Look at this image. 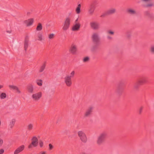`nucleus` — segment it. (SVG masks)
Listing matches in <instances>:
<instances>
[{
	"mask_svg": "<svg viewBox=\"0 0 154 154\" xmlns=\"http://www.w3.org/2000/svg\"><path fill=\"white\" fill-rule=\"evenodd\" d=\"M15 91L18 93L20 94L21 93V91L19 89V88L17 87V88L16 90H15Z\"/></svg>",
	"mask_w": 154,
	"mask_h": 154,
	"instance_id": "nucleus-36",
	"label": "nucleus"
},
{
	"mask_svg": "<svg viewBox=\"0 0 154 154\" xmlns=\"http://www.w3.org/2000/svg\"><path fill=\"white\" fill-rule=\"evenodd\" d=\"M54 34L53 33H51V34H50L48 36V38L49 39H50V40L54 38Z\"/></svg>",
	"mask_w": 154,
	"mask_h": 154,
	"instance_id": "nucleus-31",
	"label": "nucleus"
},
{
	"mask_svg": "<svg viewBox=\"0 0 154 154\" xmlns=\"http://www.w3.org/2000/svg\"><path fill=\"white\" fill-rule=\"evenodd\" d=\"M71 18L69 17H67L65 20L63 26V29L64 31H66L68 30L69 27Z\"/></svg>",
	"mask_w": 154,
	"mask_h": 154,
	"instance_id": "nucleus-3",
	"label": "nucleus"
},
{
	"mask_svg": "<svg viewBox=\"0 0 154 154\" xmlns=\"http://www.w3.org/2000/svg\"><path fill=\"white\" fill-rule=\"evenodd\" d=\"M151 52L153 54H154V45H151L150 48Z\"/></svg>",
	"mask_w": 154,
	"mask_h": 154,
	"instance_id": "nucleus-30",
	"label": "nucleus"
},
{
	"mask_svg": "<svg viewBox=\"0 0 154 154\" xmlns=\"http://www.w3.org/2000/svg\"><path fill=\"white\" fill-rule=\"evenodd\" d=\"M145 7L147 8H151L154 7V3L153 2H150L145 5Z\"/></svg>",
	"mask_w": 154,
	"mask_h": 154,
	"instance_id": "nucleus-21",
	"label": "nucleus"
},
{
	"mask_svg": "<svg viewBox=\"0 0 154 154\" xmlns=\"http://www.w3.org/2000/svg\"><path fill=\"white\" fill-rule=\"evenodd\" d=\"M28 41L26 40H25L24 42V48L25 50H26L28 47Z\"/></svg>",
	"mask_w": 154,
	"mask_h": 154,
	"instance_id": "nucleus-26",
	"label": "nucleus"
},
{
	"mask_svg": "<svg viewBox=\"0 0 154 154\" xmlns=\"http://www.w3.org/2000/svg\"><path fill=\"white\" fill-rule=\"evenodd\" d=\"M27 89L29 93H32L33 92L34 88L32 85H30L27 86Z\"/></svg>",
	"mask_w": 154,
	"mask_h": 154,
	"instance_id": "nucleus-19",
	"label": "nucleus"
},
{
	"mask_svg": "<svg viewBox=\"0 0 154 154\" xmlns=\"http://www.w3.org/2000/svg\"><path fill=\"white\" fill-rule=\"evenodd\" d=\"M1 94V92H0V95Z\"/></svg>",
	"mask_w": 154,
	"mask_h": 154,
	"instance_id": "nucleus-53",
	"label": "nucleus"
},
{
	"mask_svg": "<svg viewBox=\"0 0 154 154\" xmlns=\"http://www.w3.org/2000/svg\"><path fill=\"white\" fill-rule=\"evenodd\" d=\"M127 11L129 14L131 15H135L137 14L136 11L132 8L128 9Z\"/></svg>",
	"mask_w": 154,
	"mask_h": 154,
	"instance_id": "nucleus-14",
	"label": "nucleus"
},
{
	"mask_svg": "<svg viewBox=\"0 0 154 154\" xmlns=\"http://www.w3.org/2000/svg\"><path fill=\"white\" fill-rule=\"evenodd\" d=\"M15 119H14L11 120L9 124V127L10 128H13L15 124Z\"/></svg>",
	"mask_w": 154,
	"mask_h": 154,
	"instance_id": "nucleus-18",
	"label": "nucleus"
},
{
	"mask_svg": "<svg viewBox=\"0 0 154 154\" xmlns=\"http://www.w3.org/2000/svg\"><path fill=\"white\" fill-rule=\"evenodd\" d=\"M25 146L23 145L18 147L14 151V154H18L22 152L24 149Z\"/></svg>",
	"mask_w": 154,
	"mask_h": 154,
	"instance_id": "nucleus-12",
	"label": "nucleus"
},
{
	"mask_svg": "<svg viewBox=\"0 0 154 154\" xmlns=\"http://www.w3.org/2000/svg\"><path fill=\"white\" fill-rule=\"evenodd\" d=\"M29 154H32V153H30Z\"/></svg>",
	"mask_w": 154,
	"mask_h": 154,
	"instance_id": "nucleus-54",
	"label": "nucleus"
},
{
	"mask_svg": "<svg viewBox=\"0 0 154 154\" xmlns=\"http://www.w3.org/2000/svg\"><path fill=\"white\" fill-rule=\"evenodd\" d=\"M33 146V145L31 143V144H29V145L28 148L30 149V148H32Z\"/></svg>",
	"mask_w": 154,
	"mask_h": 154,
	"instance_id": "nucleus-42",
	"label": "nucleus"
},
{
	"mask_svg": "<svg viewBox=\"0 0 154 154\" xmlns=\"http://www.w3.org/2000/svg\"><path fill=\"white\" fill-rule=\"evenodd\" d=\"M94 109V107L93 106H91L89 107L84 114V117H87L90 116L91 114Z\"/></svg>",
	"mask_w": 154,
	"mask_h": 154,
	"instance_id": "nucleus-7",
	"label": "nucleus"
},
{
	"mask_svg": "<svg viewBox=\"0 0 154 154\" xmlns=\"http://www.w3.org/2000/svg\"><path fill=\"white\" fill-rule=\"evenodd\" d=\"M9 87L10 88L13 89V90H14V91L17 88V87L16 86H14V85H9Z\"/></svg>",
	"mask_w": 154,
	"mask_h": 154,
	"instance_id": "nucleus-32",
	"label": "nucleus"
},
{
	"mask_svg": "<svg viewBox=\"0 0 154 154\" xmlns=\"http://www.w3.org/2000/svg\"><path fill=\"white\" fill-rule=\"evenodd\" d=\"M43 142L42 141H40L39 145L40 147H42L43 146Z\"/></svg>",
	"mask_w": 154,
	"mask_h": 154,
	"instance_id": "nucleus-40",
	"label": "nucleus"
},
{
	"mask_svg": "<svg viewBox=\"0 0 154 154\" xmlns=\"http://www.w3.org/2000/svg\"><path fill=\"white\" fill-rule=\"evenodd\" d=\"M79 18H78L75 20V23H77V22L78 21Z\"/></svg>",
	"mask_w": 154,
	"mask_h": 154,
	"instance_id": "nucleus-48",
	"label": "nucleus"
},
{
	"mask_svg": "<svg viewBox=\"0 0 154 154\" xmlns=\"http://www.w3.org/2000/svg\"><path fill=\"white\" fill-rule=\"evenodd\" d=\"M94 48H95L94 47H93L91 48V50L92 51H93L94 50Z\"/></svg>",
	"mask_w": 154,
	"mask_h": 154,
	"instance_id": "nucleus-49",
	"label": "nucleus"
},
{
	"mask_svg": "<svg viewBox=\"0 0 154 154\" xmlns=\"http://www.w3.org/2000/svg\"><path fill=\"white\" fill-rule=\"evenodd\" d=\"M138 81L141 85L146 83L147 82L146 78L144 77H142L138 80Z\"/></svg>",
	"mask_w": 154,
	"mask_h": 154,
	"instance_id": "nucleus-16",
	"label": "nucleus"
},
{
	"mask_svg": "<svg viewBox=\"0 0 154 154\" xmlns=\"http://www.w3.org/2000/svg\"><path fill=\"white\" fill-rule=\"evenodd\" d=\"M46 153V152H41L40 153V154H45Z\"/></svg>",
	"mask_w": 154,
	"mask_h": 154,
	"instance_id": "nucleus-46",
	"label": "nucleus"
},
{
	"mask_svg": "<svg viewBox=\"0 0 154 154\" xmlns=\"http://www.w3.org/2000/svg\"><path fill=\"white\" fill-rule=\"evenodd\" d=\"M7 32L9 33H11V31L10 30H7L6 31Z\"/></svg>",
	"mask_w": 154,
	"mask_h": 154,
	"instance_id": "nucleus-47",
	"label": "nucleus"
},
{
	"mask_svg": "<svg viewBox=\"0 0 154 154\" xmlns=\"http://www.w3.org/2000/svg\"><path fill=\"white\" fill-rule=\"evenodd\" d=\"M33 127V125L32 124H30L28 126V129H31Z\"/></svg>",
	"mask_w": 154,
	"mask_h": 154,
	"instance_id": "nucleus-34",
	"label": "nucleus"
},
{
	"mask_svg": "<svg viewBox=\"0 0 154 154\" xmlns=\"http://www.w3.org/2000/svg\"><path fill=\"white\" fill-rule=\"evenodd\" d=\"M34 22V19L33 18H30L28 20H25V23L26 24L27 26H29L32 25Z\"/></svg>",
	"mask_w": 154,
	"mask_h": 154,
	"instance_id": "nucleus-15",
	"label": "nucleus"
},
{
	"mask_svg": "<svg viewBox=\"0 0 154 154\" xmlns=\"http://www.w3.org/2000/svg\"><path fill=\"white\" fill-rule=\"evenodd\" d=\"M146 13H146V14H148V12H146Z\"/></svg>",
	"mask_w": 154,
	"mask_h": 154,
	"instance_id": "nucleus-52",
	"label": "nucleus"
},
{
	"mask_svg": "<svg viewBox=\"0 0 154 154\" xmlns=\"http://www.w3.org/2000/svg\"><path fill=\"white\" fill-rule=\"evenodd\" d=\"M77 50V46L74 44H72L69 49V51L72 54H75L76 53Z\"/></svg>",
	"mask_w": 154,
	"mask_h": 154,
	"instance_id": "nucleus-10",
	"label": "nucleus"
},
{
	"mask_svg": "<svg viewBox=\"0 0 154 154\" xmlns=\"http://www.w3.org/2000/svg\"><path fill=\"white\" fill-rule=\"evenodd\" d=\"M107 14V12L106 13H104V14H102L101 16L102 17H104V16H106Z\"/></svg>",
	"mask_w": 154,
	"mask_h": 154,
	"instance_id": "nucleus-43",
	"label": "nucleus"
},
{
	"mask_svg": "<svg viewBox=\"0 0 154 154\" xmlns=\"http://www.w3.org/2000/svg\"><path fill=\"white\" fill-rule=\"evenodd\" d=\"M116 11V9L114 8H110L107 11V14H114Z\"/></svg>",
	"mask_w": 154,
	"mask_h": 154,
	"instance_id": "nucleus-17",
	"label": "nucleus"
},
{
	"mask_svg": "<svg viewBox=\"0 0 154 154\" xmlns=\"http://www.w3.org/2000/svg\"><path fill=\"white\" fill-rule=\"evenodd\" d=\"M127 36L128 37H129L131 36V35L128 33H127Z\"/></svg>",
	"mask_w": 154,
	"mask_h": 154,
	"instance_id": "nucleus-45",
	"label": "nucleus"
},
{
	"mask_svg": "<svg viewBox=\"0 0 154 154\" xmlns=\"http://www.w3.org/2000/svg\"><path fill=\"white\" fill-rule=\"evenodd\" d=\"M81 7V4L78 5L77 7L76 8V11L77 14H79L80 12V8Z\"/></svg>",
	"mask_w": 154,
	"mask_h": 154,
	"instance_id": "nucleus-24",
	"label": "nucleus"
},
{
	"mask_svg": "<svg viewBox=\"0 0 154 154\" xmlns=\"http://www.w3.org/2000/svg\"><path fill=\"white\" fill-rule=\"evenodd\" d=\"M89 57H86L84 58L83 59V62H87L89 61Z\"/></svg>",
	"mask_w": 154,
	"mask_h": 154,
	"instance_id": "nucleus-28",
	"label": "nucleus"
},
{
	"mask_svg": "<svg viewBox=\"0 0 154 154\" xmlns=\"http://www.w3.org/2000/svg\"><path fill=\"white\" fill-rule=\"evenodd\" d=\"M38 40L40 41H42L44 40L45 39L42 34H40L38 36Z\"/></svg>",
	"mask_w": 154,
	"mask_h": 154,
	"instance_id": "nucleus-23",
	"label": "nucleus"
},
{
	"mask_svg": "<svg viewBox=\"0 0 154 154\" xmlns=\"http://www.w3.org/2000/svg\"><path fill=\"white\" fill-rule=\"evenodd\" d=\"M107 38L108 40H111L112 39V37L109 35L107 36Z\"/></svg>",
	"mask_w": 154,
	"mask_h": 154,
	"instance_id": "nucleus-41",
	"label": "nucleus"
},
{
	"mask_svg": "<svg viewBox=\"0 0 154 154\" xmlns=\"http://www.w3.org/2000/svg\"><path fill=\"white\" fill-rule=\"evenodd\" d=\"M75 72L74 71H72L69 75H67L64 78V82L68 86H70L72 84L71 78L75 75Z\"/></svg>",
	"mask_w": 154,
	"mask_h": 154,
	"instance_id": "nucleus-1",
	"label": "nucleus"
},
{
	"mask_svg": "<svg viewBox=\"0 0 154 154\" xmlns=\"http://www.w3.org/2000/svg\"><path fill=\"white\" fill-rule=\"evenodd\" d=\"M143 108L142 107H140L139 109V112L140 114H141L142 112Z\"/></svg>",
	"mask_w": 154,
	"mask_h": 154,
	"instance_id": "nucleus-37",
	"label": "nucleus"
},
{
	"mask_svg": "<svg viewBox=\"0 0 154 154\" xmlns=\"http://www.w3.org/2000/svg\"><path fill=\"white\" fill-rule=\"evenodd\" d=\"M5 150L3 149H0V154H3Z\"/></svg>",
	"mask_w": 154,
	"mask_h": 154,
	"instance_id": "nucleus-38",
	"label": "nucleus"
},
{
	"mask_svg": "<svg viewBox=\"0 0 154 154\" xmlns=\"http://www.w3.org/2000/svg\"><path fill=\"white\" fill-rule=\"evenodd\" d=\"M81 27V24L79 23H75L72 27V30L73 31H78Z\"/></svg>",
	"mask_w": 154,
	"mask_h": 154,
	"instance_id": "nucleus-11",
	"label": "nucleus"
},
{
	"mask_svg": "<svg viewBox=\"0 0 154 154\" xmlns=\"http://www.w3.org/2000/svg\"><path fill=\"white\" fill-rule=\"evenodd\" d=\"M42 80H37L36 81L37 84L39 86H41L42 85Z\"/></svg>",
	"mask_w": 154,
	"mask_h": 154,
	"instance_id": "nucleus-29",
	"label": "nucleus"
},
{
	"mask_svg": "<svg viewBox=\"0 0 154 154\" xmlns=\"http://www.w3.org/2000/svg\"><path fill=\"white\" fill-rule=\"evenodd\" d=\"M45 67V64H43L40 67V70L39 71V72H42Z\"/></svg>",
	"mask_w": 154,
	"mask_h": 154,
	"instance_id": "nucleus-27",
	"label": "nucleus"
},
{
	"mask_svg": "<svg viewBox=\"0 0 154 154\" xmlns=\"http://www.w3.org/2000/svg\"><path fill=\"white\" fill-rule=\"evenodd\" d=\"M140 85L141 84L138 82V81L136 83L134 86V89H137Z\"/></svg>",
	"mask_w": 154,
	"mask_h": 154,
	"instance_id": "nucleus-22",
	"label": "nucleus"
},
{
	"mask_svg": "<svg viewBox=\"0 0 154 154\" xmlns=\"http://www.w3.org/2000/svg\"><path fill=\"white\" fill-rule=\"evenodd\" d=\"M107 33L108 34L113 35L114 34V32L111 30H109L107 31Z\"/></svg>",
	"mask_w": 154,
	"mask_h": 154,
	"instance_id": "nucleus-33",
	"label": "nucleus"
},
{
	"mask_svg": "<svg viewBox=\"0 0 154 154\" xmlns=\"http://www.w3.org/2000/svg\"><path fill=\"white\" fill-rule=\"evenodd\" d=\"M49 150H51L53 148V146L51 144H49Z\"/></svg>",
	"mask_w": 154,
	"mask_h": 154,
	"instance_id": "nucleus-39",
	"label": "nucleus"
},
{
	"mask_svg": "<svg viewBox=\"0 0 154 154\" xmlns=\"http://www.w3.org/2000/svg\"><path fill=\"white\" fill-rule=\"evenodd\" d=\"M117 92H118L119 93V91H118V90H117Z\"/></svg>",
	"mask_w": 154,
	"mask_h": 154,
	"instance_id": "nucleus-51",
	"label": "nucleus"
},
{
	"mask_svg": "<svg viewBox=\"0 0 154 154\" xmlns=\"http://www.w3.org/2000/svg\"><path fill=\"white\" fill-rule=\"evenodd\" d=\"M79 136L81 140L83 143H86L87 141V138L84 131H80L78 132Z\"/></svg>",
	"mask_w": 154,
	"mask_h": 154,
	"instance_id": "nucleus-6",
	"label": "nucleus"
},
{
	"mask_svg": "<svg viewBox=\"0 0 154 154\" xmlns=\"http://www.w3.org/2000/svg\"><path fill=\"white\" fill-rule=\"evenodd\" d=\"M6 95L5 93H2L0 95V98L1 99H4L6 97Z\"/></svg>",
	"mask_w": 154,
	"mask_h": 154,
	"instance_id": "nucleus-25",
	"label": "nucleus"
},
{
	"mask_svg": "<svg viewBox=\"0 0 154 154\" xmlns=\"http://www.w3.org/2000/svg\"><path fill=\"white\" fill-rule=\"evenodd\" d=\"M3 143V140L2 139L0 138V147L2 146Z\"/></svg>",
	"mask_w": 154,
	"mask_h": 154,
	"instance_id": "nucleus-35",
	"label": "nucleus"
},
{
	"mask_svg": "<svg viewBox=\"0 0 154 154\" xmlns=\"http://www.w3.org/2000/svg\"><path fill=\"white\" fill-rule=\"evenodd\" d=\"M90 25L91 27L94 29H97L100 27L99 23L97 22H94L91 23Z\"/></svg>",
	"mask_w": 154,
	"mask_h": 154,
	"instance_id": "nucleus-9",
	"label": "nucleus"
},
{
	"mask_svg": "<svg viewBox=\"0 0 154 154\" xmlns=\"http://www.w3.org/2000/svg\"><path fill=\"white\" fill-rule=\"evenodd\" d=\"M42 29V26L41 23H38L37 26L36 30L38 31H41Z\"/></svg>",
	"mask_w": 154,
	"mask_h": 154,
	"instance_id": "nucleus-20",
	"label": "nucleus"
},
{
	"mask_svg": "<svg viewBox=\"0 0 154 154\" xmlns=\"http://www.w3.org/2000/svg\"><path fill=\"white\" fill-rule=\"evenodd\" d=\"M142 1L145 2H147L150 1V0H141Z\"/></svg>",
	"mask_w": 154,
	"mask_h": 154,
	"instance_id": "nucleus-44",
	"label": "nucleus"
},
{
	"mask_svg": "<svg viewBox=\"0 0 154 154\" xmlns=\"http://www.w3.org/2000/svg\"><path fill=\"white\" fill-rule=\"evenodd\" d=\"M3 88V86L0 85V89Z\"/></svg>",
	"mask_w": 154,
	"mask_h": 154,
	"instance_id": "nucleus-50",
	"label": "nucleus"
},
{
	"mask_svg": "<svg viewBox=\"0 0 154 154\" xmlns=\"http://www.w3.org/2000/svg\"><path fill=\"white\" fill-rule=\"evenodd\" d=\"M92 39L93 41L96 43L97 45H99V42L100 39V36L97 32L94 33L92 36Z\"/></svg>",
	"mask_w": 154,
	"mask_h": 154,
	"instance_id": "nucleus-4",
	"label": "nucleus"
},
{
	"mask_svg": "<svg viewBox=\"0 0 154 154\" xmlns=\"http://www.w3.org/2000/svg\"><path fill=\"white\" fill-rule=\"evenodd\" d=\"M107 136V132L103 131L98 136L97 143L98 145H101L105 141V139Z\"/></svg>",
	"mask_w": 154,
	"mask_h": 154,
	"instance_id": "nucleus-2",
	"label": "nucleus"
},
{
	"mask_svg": "<svg viewBox=\"0 0 154 154\" xmlns=\"http://www.w3.org/2000/svg\"><path fill=\"white\" fill-rule=\"evenodd\" d=\"M32 141L31 143L34 147H36L38 143V140L37 137L34 136L32 139Z\"/></svg>",
	"mask_w": 154,
	"mask_h": 154,
	"instance_id": "nucleus-13",
	"label": "nucleus"
},
{
	"mask_svg": "<svg viewBox=\"0 0 154 154\" xmlns=\"http://www.w3.org/2000/svg\"><path fill=\"white\" fill-rule=\"evenodd\" d=\"M95 9V6L93 4L90 5L88 9V14L89 15H92Z\"/></svg>",
	"mask_w": 154,
	"mask_h": 154,
	"instance_id": "nucleus-8",
	"label": "nucleus"
},
{
	"mask_svg": "<svg viewBox=\"0 0 154 154\" xmlns=\"http://www.w3.org/2000/svg\"><path fill=\"white\" fill-rule=\"evenodd\" d=\"M42 96V92H39L33 94L31 97L34 101H37L40 99Z\"/></svg>",
	"mask_w": 154,
	"mask_h": 154,
	"instance_id": "nucleus-5",
	"label": "nucleus"
}]
</instances>
